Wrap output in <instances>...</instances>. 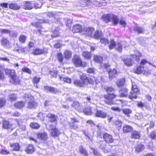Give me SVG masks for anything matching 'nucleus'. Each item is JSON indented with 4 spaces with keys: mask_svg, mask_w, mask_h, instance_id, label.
Instances as JSON below:
<instances>
[{
    "mask_svg": "<svg viewBox=\"0 0 156 156\" xmlns=\"http://www.w3.org/2000/svg\"><path fill=\"white\" fill-rule=\"evenodd\" d=\"M25 103L23 101L19 102L14 104V106L16 108H21L24 107Z\"/></svg>",
    "mask_w": 156,
    "mask_h": 156,
    "instance_id": "c9c22d12",
    "label": "nucleus"
},
{
    "mask_svg": "<svg viewBox=\"0 0 156 156\" xmlns=\"http://www.w3.org/2000/svg\"><path fill=\"white\" fill-rule=\"evenodd\" d=\"M72 106L77 110L79 111L80 109V106L78 102H73L72 104Z\"/></svg>",
    "mask_w": 156,
    "mask_h": 156,
    "instance_id": "72a5a7b5",
    "label": "nucleus"
},
{
    "mask_svg": "<svg viewBox=\"0 0 156 156\" xmlns=\"http://www.w3.org/2000/svg\"><path fill=\"white\" fill-rule=\"evenodd\" d=\"M74 64L76 67L85 66L86 64L83 63L80 58L78 55H75L73 59Z\"/></svg>",
    "mask_w": 156,
    "mask_h": 156,
    "instance_id": "39448f33",
    "label": "nucleus"
},
{
    "mask_svg": "<svg viewBox=\"0 0 156 156\" xmlns=\"http://www.w3.org/2000/svg\"><path fill=\"white\" fill-rule=\"evenodd\" d=\"M83 55L86 58L89 59L90 58L91 56V53L87 51L83 52Z\"/></svg>",
    "mask_w": 156,
    "mask_h": 156,
    "instance_id": "de8ad7c7",
    "label": "nucleus"
},
{
    "mask_svg": "<svg viewBox=\"0 0 156 156\" xmlns=\"http://www.w3.org/2000/svg\"><path fill=\"white\" fill-rule=\"evenodd\" d=\"M148 63V62L145 59H143L141 61L140 64V66H144V65L146 64L147 63Z\"/></svg>",
    "mask_w": 156,
    "mask_h": 156,
    "instance_id": "0e129e2a",
    "label": "nucleus"
},
{
    "mask_svg": "<svg viewBox=\"0 0 156 156\" xmlns=\"http://www.w3.org/2000/svg\"><path fill=\"white\" fill-rule=\"evenodd\" d=\"M10 146L12 148V150L13 151H19L20 148V146L19 144L18 143H13L11 144Z\"/></svg>",
    "mask_w": 156,
    "mask_h": 156,
    "instance_id": "473e14b6",
    "label": "nucleus"
},
{
    "mask_svg": "<svg viewBox=\"0 0 156 156\" xmlns=\"http://www.w3.org/2000/svg\"><path fill=\"white\" fill-rule=\"evenodd\" d=\"M41 78L40 77L37 76H35L33 80L34 83H38L39 82Z\"/></svg>",
    "mask_w": 156,
    "mask_h": 156,
    "instance_id": "680f3d73",
    "label": "nucleus"
},
{
    "mask_svg": "<svg viewBox=\"0 0 156 156\" xmlns=\"http://www.w3.org/2000/svg\"><path fill=\"white\" fill-rule=\"evenodd\" d=\"M3 127L6 129H11L12 130L15 127V126H13V124L10 123L9 122L7 121H4L2 125Z\"/></svg>",
    "mask_w": 156,
    "mask_h": 156,
    "instance_id": "1a4fd4ad",
    "label": "nucleus"
},
{
    "mask_svg": "<svg viewBox=\"0 0 156 156\" xmlns=\"http://www.w3.org/2000/svg\"><path fill=\"white\" fill-rule=\"evenodd\" d=\"M96 117H100L102 118H105L107 116V114L106 113L100 110H97L96 114Z\"/></svg>",
    "mask_w": 156,
    "mask_h": 156,
    "instance_id": "cd10ccee",
    "label": "nucleus"
},
{
    "mask_svg": "<svg viewBox=\"0 0 156 156\" xmlns=\"http://www.w3.org/2000/svg\"><path fill=\"white\" fill-rule=\"evenodd\" d=\"M37 117H40V120L41 121H43L44 119V114L42 112H40L38 115H37Z\"/></svg>",
    "mask_w": 156,
    "mask_h": 156,
    "instance_id": "338daca9",
    "label": "nucleus"
},
{
    "mask_svg": "<svg viewBox=\"0 0 156 156\" xmlns=\"http://www.w3.org/2000/svg\"><path fill=\"white\" fill-rule=\"evenodd\" d=\"M58 71L56 70H53L51 71L50 72L49 74L52 77L56 78L57 75Z\"/></svg>",
    "mask_w": 156,
    "mask_h": 156,
    "instance_id": "603ef678",
    "label": "nucleus"
},
{
    "mask_svg": "<svg viewBox=\"0 0 156 156\" xmlns=\"http://www.w3.org/2000/svg\"><path fill=\"white\" fill-rule=\"evenodd\" d=\"M50 132L51 136L54 137H58L60 134L59 130L55 127L51 128Z\"/></svg>",
    "mask_w": 156,
    "mask_h": 156,
    "instance_id": "4468645a",
    "label": "nucleus"
},
{
    "mask_svg": "<svg viewBox=\"0 0 156 156\" xmlns=\"http://www.w3.org/2000/svg\"><path fill=\"white\" fill-rule=\"evenodd\" d=\"M46 116L48 118L49 121L51 122L56 121L57 119V117L55 115L49 113L47 114Z\"/></svg>",
    "mask_w": 156,
    "mask_h": 156,
    "instance_id": "a211bd4d",
    "label": "nucleus"
},
{
    "mask_svg": "<svg viewBox=\"0 0 156 156\" xmlns=\"http://www.w3.org/2000/svg\"><path fill=\"white\" fill-rule=\"evenodd\" d=\"M9 98L11 101H15L16 99V96L14 94H10L9 95Z\"/></svg>",
    "mask_w": 156,
    "mask_h": 156,
    "instance_id": "6e6d98bb",
    "label": "nucleus"
},
{
    "mask_svg": "<svg viewBox=\"0 0 156 156\" xmlns=\"http://www.w3.org/2000/svg\"><path fill=\"white\" fill-rule=\"evenodd\" d=\"M22 70L23 72L26 73L28 74H30L31 73V71L27 67H24L22 69Z\"/></svg>",
    "mask_w": 156,
    "mask_h": 156,
    "instance_id": "864d4df0",
    "label": "nucleus"
},
{
    "mask_svg": "<svg viewBox=\"0 0 156 156\" xmlns=\"http://www.w3.org/2000/svg\"><path fill=\"white\" fill-rule=\"evenodd\" d=\"M144 148V145L141 144H138L135 147V152L136 153H139L142 151Z\"/></svg>",
    "mask_w": 156,
    "mask_h": 156,
    "instance_id": "aec40b11",
    "label": "nucleus"
},
{
    "mask_svg": "<svg viewBox=\"0 0 156 156\" xmlns=\"http://www.w3.org/2000/svg\"><path fill=\"white\" fill-rule=\"evenodd\" d=\"M134 30L135 32H136L138 34H142L144 32L143 29L140 27L136 26L135 27Z\"/></svg>",
    "mask_w": 156,
    "mask_h": 156,
    "instance_id": "58836bf2",
    "label": "nucleus"
},
{
    "mask_svg": "<svg viewBox=\"0 0 156 156\" xmlns=\"http://www.w3.org/2000/svg\"><path fill=\"white\" fill-rule=\"evenodd\" d=\"M79 121L76 120V119L75 118H71V121L68 122V124L69 125H70L71 123L73 124L75 123V122H79Z\"/></svg>",
    "mask_w": 156,
    "mask_h": 156,
    "instance_id": "4d7b16f0",
    "label": "nucleus"
},
{
    "mask_svg": "<svg viewBox=\"0 0 156 156\" xmlns=\"http://www.w3.org/2000/svg\"><path fill=\"white\" fill-rule=\"evenodd\" d=\"M59 79L60 80L63 81L64 82L66 83H71V79L68 77H63L60 76Z\"/></svg>",
    "mask_w": 156,
    "mask_h": 156,
    "instance_id": "f704fd0d",
    "label": "nucleus"
},
{
    "mask_svg": "<svg viewBox=\"0 0 156 156\" xmlns=\"http://www.w3.org/2000/svg\"><path fill=\"white\" fill-rule=\"evenodd\" d=\"M44 52L42 49L36 48L33 49L32 54L34 55H38L43 54Z\"/></svg>",
    "mask_w": 156,
    "mask_h": 156,
    "instance_id": "bb28decb",
    "label": "nucleus"
},
{
    "mask_svg": "<svg viewBox=\"0 0 156 156\" xmlns=\"http://www.w3.org/2000/svg\"><path fill=\"white\" fill-rule=\"evenodd\" d=\"M130 136L132 139H139L141 137L140 132L136 130H133Z\"/></svg>",
    "mask_w": 156,
    "mask_h": 156,
    "instance_id": "9d476101",
    "label": "nucleus"
},
{
    "mask_svg": "<svg viewBox=\"0 0 156 156\" xmlns=\"http://www.w3.org/2000/svg\"><path fill=\"white\" fill-rule=\"evenodd\" d=\"M136 105L138 107L141 108H142L144 107L146 108L147 107L146 103L143 102L142 101H138Z\"/></svg>",
    "mask_w": 156,
    "mask_h": 156,
    "instance_id": "79ce46f5",
    "label": "nucleus"
},
{
    "mask_svg": "<svg viewBox=\"0 0 156 156\" xmlns=\"http://www.w3.org/2000/svg\"><path fill=\"white\" fill-rule=\"evenodd\" d=\"M133 130V128L131 126L129 125H125L122 128V131L124 133L131 132Z\"/></svg>",
    "mask_w": 156,
    "mask_h": 156,
    "instance_id": "9b49d317",
    "label": "nucleus"
},
{
    "mask_svg": "<svg viewBox=\"0 0 156 156\" xmlns=\"http://www.w3.org/2000/svg\"><path fill=\"white\" fill-rule=\"evenodd\" d=\"M34 102L33 101V100H32L31 101L29 102L28 108H33L34 107Z\"/></svg>",
    "mask_w": 156,
    "mask_h": 156,
    "instance_id": "13d9d810",
    "label": "nucleus"
},
{
    "mask_svg": "<svg viewBox=\"0 0 156 156\" xmlns=\"http://www.w3.org/2000/svg\"><path fill=\"white\" fill-rule=\"evenodd\" d=\"M109 78L112 80L115 78L117 75V72L115 69H110L108 72Z\"/></svg>",
    "mask_w": 156,
    "mask_h": 156,
    "instance_id": "f8f14e48",
    "label": "nucleus"
},
{
    "mask_svg": "<svg viewBox=\"0 0 156 156\" xmlns=\"http://www.w3.org/2000/svg\"><path fill=\"white\" fill-rule=\"evenodd\" d=\"M5 104V100L3 99H0V108H1L4 106Z\"/></svg>",
    "mask_w": 156,
    "mask_h": 156,
    "instance_id": "69168bd1",
    "label": "nucleus"
},
{
    "mask_svg": "<svg viewBox=\"0 0 156 156\" xmlns=\"http://www.w3.org/2000/svg\"><path fill=\"white\" fill-rule=\"evenodd\" d=\"M44 90H46L47 92L49 91L52 93H55L58 91V90L57 89L52 87L48 86H44Z\"/></svg>",
    "mask_w": 156,
    "mask_h": 156,
    "instance_id": "412c9836",
    "label": "nucleus"
},
{
    "mask_svg": "<svg viewBox=\"0 0 156 156\" xmlns=\"http://www.w3.org/2000/svg\"><path fill=\"white\" fill-rule=\"evenodd\" d=\"M1 43L4 48H9L10 47V44L9 41L5 38H2Z\"/></svg>",
    "mask_w": 156,
    "mask_h": 156,
    "instance_id": "2eb2a0df",
    "label": "nucleus"
},
{
    "mask_svg": "<svg viewBox=\"0 0 156 156\" xmlns=\"http://www.w3.org/2000/svg\"><path fill=\"white\" fill-rule=\"evenodd\" d=\"M122 123L121 121L117 120L115 121L113 123V125L116 129H119L121 127Z\"/></svg>",
    "mask_w": 156,
    "mask_h": 156,
    "instance_id": "7c9ffc66",
    "label": "nucleus"
},
{
    "mask_svg": "<svg viewBox=\"0 0 156 156\" xmlns=\"http://www.w3.org/2000/svg\"><path fill=\"white\" fill-rule=\"evenodd\" d=\"M125 82V78H122L117 80L116 84L118 87H121L123 86L124 85Z\"/></svg>",
    "mask_w": 156,
    "mask_h": 156,
    "instance_id": "c85d7f7f",
    "label": "nucleus"
},
{
    "mask_svg": "<svg viewBox=\"0 0 156 156\" xmlns=\"http://www.w3.org/2000/svg\"><path fill=\"white\" fill-rule=\"evenodd\" d=\"M102 34V33L101 31L97 30L95 32L94 37L95 39H98L101 38Z\"/></svg>",
    "mask_w": 156,
    "mask_h": 156,
    "instance_id": "a19ab883",
    "label": "nucleus"
},
{
    "mask_svg": "<svg viewBox=\"0 0 156 156\" xmlns=\"http://www.w3.org/2000/svg\"><path fill=\"white\" fill-rule=\"evenodd\" d=\"M127 103V101L120 99L116 100L115 101V104L119 105L120 104H126Z\"/></svg>",
    "mask_w": 156,
    "mask_h": 156,
    "instance_id": "c03bdc74",
    "label": "nucleus"
},
{
    "mask_svg": "<svg viewBox=\"0 0 156 156\" xmlns=\"http://www.w3.org/2000/svg\"><path fill=\"white\" fill-rule=\"evenodd\" d=\"M149 137L153 140L156 139V132L155 131L151 132L150 133Z\"/></svg>",
    "mask_w": 156,
    "mask_h": 156,
    "instance_id": "3c124183",
    "label": "nucleus"
},
{
    "mask_svg": "<svg viewBox=\"0 0 156 156\" xmlns=\"http://www.w3.org/2000/svg\"><path fill=\"white\" fill-rule=\"evenodd\" d=\"M5 71L6 74L11 78V80H10V82L15 84L18 83L19 81L18 78L15 70L7 69L5 70Z\"/></svg>",
    "mask_w": 156,
    "mask_h": 156,
    "instance_id": "7ed1b4c3",
    "label": "nucleus"
},
{
    "mask_svg": "<svg viewBox=\"0 0 156 156\" xmlns=\"http://www.w3.org/2000/svg\"><path fill=\"white\" fill-rule=\"evenodd\" d=\"M101 19L105 23H107V14L103 15L101 16Z\"/></svg>",
    "mask_w": 156,
    "mask_h": 156,
    "instance_id": "052dcab7",
    "label": "nucleus"
},
{
    "mask_svg": "<svg viewBox=\"0 0 156 156\" xmlns=\"http://www.w3.org/2000/svg\"><path fill=\"white\" fill-rule=\"evenodd\" d=\"M117 47L116 48V50L119 52H121L123 48L122 45L120 42H118L117 43Z\"/></svg>",
    "mask_w": 156,
    "mask_h": 156,
    "instance_id": "8fccbe9b",
    "label": "nucleus"
},
{
    "mask_svg": "<svg viewBox=\"0 0 156 156\" xmlns=\"http://www.w3.org/2000/svg\"><path fill=\"white\" fill-rule=\"evenodd\" d=\"M91 109L90 107L86 108L83 111V113L86 115H91L92 112L91 111Z\"/></svg>",
    "mask_w": 156,
    "mask_h": 156,
    "instance_id": "4c0bfd02",
    "label": "nucleus"
},
{
    "mask_svg": "<svg viewBox=\"0 0 156 156\" xmlns=\"http://www.w3.org/2000/svg\"><path fill=\"white\" fill-rule=\"evenodd\" d=\"M111 22L113 25H116L119 23V19L117 16L108 14V22Z\"/></svg>",
    "mask_w": 156,
    "mask_h": 156,
    "instance_id": "423d86ee",
    "label": "nucleus"
},
{
    "mask_svg": "<svg viewBox=\"0 0 156 156\" xmlns=\"http://www.w3.org/2000/svg\"><path fill=\"white\" fill-rule=\"evenodd\" d=\"M81 30V26L78 24H76L74 25L72 29V32L74 33L80 32Z\"/></svg>",
    "mask_w": 156,
    "mask_h": 156,
    "instance_id": "6ab92c4d",
    "label": "nucleus"
},
{
    "mask_svg": "<svg viewBox=\"0 0 156 156\" xmlns=\"http://www.w3.org/2000/svg\"><path fill=\"white\" fill-rule=\"evenodd\" d=\"M123 112L128 117L129 116L130 114H131L132 111L129 108H124L122 110Z\"/></svg>",
    "mask_w": 156,
    "mask_h": 156,
    "instance_id": "e433bc0d",
    "label": "nucleus"
},
{
    "mask_svg": "<svg viewBox=\"0 0 156 156\" xmlns=\"http://www.w3.org/2000/svg\"><path fill=\"white\" fill-rule=\"evenodd\" d=\"M108 44H109L108 47L110 50H112L115 48L117 44L116 42L113 39H111L109 43H108Z\"/></svg>",
    "mask_w": 156,
    "mask_h": 156,
    "instance_id": "4be33fe9",
    "label": "nucleus"
},
{
    "mask_svg": "<svg viewBox=\"0 0 156 156\" xmlns=\"http://www.w3.org/2000/svg\"><path fill=\"white\" fill-rule=\"evenodd\" d=\"M0 153L3 155H7L10 153L9 151L3 149H2L0 151Z\"/></svg>",
    "mask_w": 156,
    "mask_h": 156,
    "instance_id": "e2e57ef3",
    "label": "nucleus"
},
{
    "mask_svg": "<svg viewBox=\"0 0 156 156\" xmlns=\"http://www.w3.org/2000/svg\"><path fill=\"white\" fill-rule=\"evenodd\" d=\"M144 67L141 66H137L136 68L134 69V72L137 74L142 73L144 71Z\"/></svg>",
    "mask_w": 156,
    "mask_h": 156,
    "instance_id": "f3484780",
    "label": "nucleus"
},
{
    "mask_svg": "<svg viewBox=\"0 0 156 156\" xmlns=\"http://www.w3.org/2000/svg\"><path fill=\"white\" fill-rule=\"evenodd\" d=\"M128 89L125 87L119 90L120 97H126L128 96Z\"/></svg>",
    "mask_w": 156,
    "mask_h": 156,
    "instance_id": "ddd939ff",
    "label": "nucleus"
},
{
    "mask_svg": "<svg viewBox=\"0 0 156 156\" xmlns=\"http://www.w3.org/2000/svg\"><path fill=\"white\" fill-rule=\"evenodd\" d=\"M79 150L80 153L84 156H88V154L86 149L83 146H79Z\"/></svg>",
    "mask_w": 156,
    "mask_h": 156,
    "instance_id": "a878e982",
    "label": "nucleus"
},
{
    "mask_svg": "<svg viewBox=\"0 0 156 156\" xmlns=\"http://www.w3.org/2000/svg\"><path fill=\"white\" fill-rule=\"evenodd\" d=\"M80 76L82 81L80 80H75L74 81V85L80 87L87 86L88 79L85 74L81 73V74H80Z\"/></svg>",
    "mask_w": 156,
    "mask_h": 156,
    "instance_id": "f03ea898",
    "label": "nucleus"
},
{
    "mask_svg": "<svg viewBox=\"0 0 156 156\" xmlns=\"http://www.w3.org/2000/svg\"><path fill=\"white\" fill-rule=\"evenodd\" d=\"M108 156H118L117 151L115 150V149H114V151H112L111 152L110 154Z\"/></svg>",
    "mask_w": 156,
    "mask_h": 156,
    "instance_id": "774afa93",
    "label": "nucleus"
},
{
    "mask_svg": "<svg viewBox=\"0 0 156 156\" xmlns=\"http://www.w3.org/2000/svg\"><path fill=\"white\" fill-rule=\"evenodd\" d=\"M27 39V37L24 35H21L19 38V41L22 43H24Z\"/></svg>",
    "mask_w": 156,
    "mask_h": 156,
    "instance_id": "49530a36",
    "label": "nucleus"
},
{
    "mask_svg": "<svg viewBox=\"0 0 156 156\" xmlns=\"http://www.w3.org/2000/svg\"><path fill=\"white\" fill-rule=\"evenodd\" d=\"M30 126L31 127L34 129H37L40 127V125L37 123L36 122L31 123L30 124Z\"/></svg>",
    "mask_w": 156,
    "mask_h": 156,
    "instance_id": "09e8293b",
    "label": "nucleus"
},
{
    "mask_svg": "<svg viewBox=\"0 0 156 156\" xmlns=\"http://www.w3.org/2000/svg\"><path fill=\"white\" fill-rule=\"evenodd\" d=\"M94 60L95 62L100 63L102 62L103 58L101 56L95 55L94 56Z\"/></svg>",
    "mask_w": 156,
    "mask_h": 156,
    "instance_id": "ea45409f",
    "label": "nucleus"
},
{
    "mask_svg": "<svg viewBox=\"0 0 156 156\" xmlns=\"http://www.w3.org/2000/svg\"><path fill=\"white\" fill-rule=\"evenodd\" d=\"M23 8L26 9H31L33 8L34 3L33 1H24L22 2Z\"/></svg>",
    "mask_w": 156,
    "mask_h": 156,
    "instance_id": "0eeeda50",
    "label": "nucleus"
},
{
    "mask_svg": "<svg viewBox=\"0 0 156 156\" xmlns=\"http://www.w3.org/2000/svg\"><path fill=\"white\" fill-rule=\"evenodd\" d=\"M37 138L41 140L44 141L45 143L48 146H51L53 142L51 139L48 140V136L47 133L45 132H41L37 134Z\"/></svg>",
    "mask_w": 156,
    "mask_h": 156,
    "instance_id": "20e7f679",
    "label": "nucleus"
},
{
    "mask_svg": "<svg viewBox=\"0 0 156 156\" xmlns=\"http://www.w3.org/2000/svg\"><path fill=\"white\" fill-rule=\"evenodd\" d=\"M116 97V95L113 93H110L108 92V104H115L113 100Z\"/></svg>",
    "mask_w": 156,
    "mask_h": 156,
    "instance_id": "dca6fc26",
    "label": "nucleus"
},
{
    "mask_svg": "<svg viewBox=\"0 0 156 156\" xmlns=\"http://www.w3.org/2000/svg\"><path fill=\"white\" fill-rule=\"evenodd\" d=\"M57 57L59 61L62 62H63V57L62 54L61 53H58L57 54Z\"/></svg>",
    "mask_w": 156,
    "mask_h": 156,
    "instance_id": "5fc2aeb1",
    "label": "nucleus"
},
{
    "mask_svg": "<svg viewBox=\"0 0 156 156\" xmlns=\"http://www.w3.org/2000/svg\"><path fill=\"white\" fill-rule=\"evenodd\" d=\"M69 126L70 128L72 129H78V126L75 123L73 124L71 123Z\"/></svg>",
    "mask_w": 156,
    "mask_h": 156,
    "instance_id": "bf43d9fd",
    "label": "nucleus"
},
{
    "mask_svg": "<svg viewBox=\"0 0 156 156\" xmlns=\"http://www.w3.org/2000/svg\"><path fill=\"white\" fill-rule=\"evenodd\" d=\"M94 30L93 28H87L86 29L85 34L89 37H92Z\"/></svg>",
    "mask_w": 156,
    "mask_h": 156,
    "instance_id": "5701e85b",
    "label": "nucleus"
},
{
    "mask_svg": "<svg viewBox=\"0 0 156 156\" xmlns=\"http://www.w3.org/2000/svg\"><path fill=\"white\" fill-rule=\"evenodd\" d=\"M138 95H139V94L131 91L129 93V94L128 95V98L132 100L136 99L138 98Z\"/></svg>",
    "mask_w": 156,
    "mask_h": 156,
    "instance_id": "393cba45",
    "label": "nucleus"
},
{
    "mask_svg": "<svg viewBox=\"0 0 156 156\" xmlns=\"http://www.w3.org/2000/svg\"><path fill=\"white\" fill-rule=\"evenodd\" d=\"M9 7L14 10H18L20 8V5L16 3H11L9 4Z\"/></svg>",
    "mask_w": 156,
    "mask_h": 156,
    "instance_id": "c756f323",
    "label": "nucleus"
},
{
    "mask_svg": "<svg viewBox=\"0 0 156 156\" xmlns=\"http://www.w3.org/2000/svg\"><path fill=\"white\" fill-rule=\"evenodd\" d=\"M137 55L134 54H131L130 58H126L122 59V61L124 64L128 66H130L132 65L134 62H138L140 60V57L142 56V53L137 51Z\"/></svg>",
    "mask_w": 156,
    "mask_h": 156,
    "instance_id": "f257e3e1",
    "label": "nucleus"
},
{
    "mask_svg": "<svg viewBox=\"0 0 156 156\" xmlns=\"http://www.w3.org/2000/svg\"><path fill=\"white\" fill-rule=\"evenodd\" d=\"M48 21L49 20H45L44 19H40L37 20V21L35 22L31 23V24L37 28H41V23H48Z\"/></svg>",
    "mask_w": 156,
    "mask_h": 156,
    "instance_id": "6e6552de",
    "label": "nucleus"
},
{
    "mask_svg": "<svg viewBox=\"0 0 156 156\" xmlns=\"http://www.w3.org/2000/svg\"><path fill=\"white\" fill-rule=\"evenodd\" d=\"M134 92L138 94H140V90L137 87V85L135 83H133L132 84L131 90Z\"/></svg>",
    "mask_w": 156,
    "mask_h": 156,
    "instance_id": "b1692460",
    "label": "nucleus"
},
{
    "mask_svg": "<svg viewBox=\"0 0 156 156\" xmlns=\"http://www.w3.org/2000/svg\"><path fill=\"white\" fill-rule=\"evenodd\" d=\"M24 98L25 101H32L33 100V97L31 96L30 94H25L24 96Z\"/></svg>",
    "mask_w": 156,
    "mask_h": 156,
    "instance_id": "37998d69",
    "label": "nucleus"
},
{
    "mask_svg": "<svg viewBox=\"0 0 156 156\" xmlns=\"http://www.w3.org/2000/svg\"><path fill=\"white\" fill-rule=\"evenodd\" d=\"M64 55L65 58L68 59L71 57L72 53L70 51L68 50H66L64 52Z\"/></svg>",
    "mask_w": 156,
    "mask_h": 156,
    "instance_id": "a18cd8bd",
    "label": "nucleus"
},
{
    "mask_svg": "<svg viewBox=\"0 0 156 156\" xmlns=\"http://www.w3.org/2000/svg\"><path fill=\"white\" fill-rule=\"evenodd\" d=\"M25 151L28 154H31L33 153L34 151L33 145L31 144H29Z\"/></svg>",
    "mask_w": 156,
    "mask_h": 156,
    "instance_id": "2f4dec72",
    "label": "nucleus"
}]
</instances>
